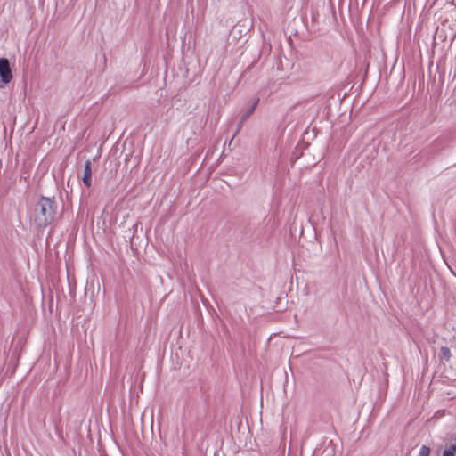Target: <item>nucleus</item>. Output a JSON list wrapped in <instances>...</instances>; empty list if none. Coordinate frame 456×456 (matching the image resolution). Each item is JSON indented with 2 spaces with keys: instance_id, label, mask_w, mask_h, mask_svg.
I'll use <instances>...</instances> for the list:
<instances>
[{
  "instance_id": "nucleus-1",
  "label": "nucleus",
  "mask_w": 456,
  "mask_h": 456,
  "mask_svg": "<svg viewBox=\"0 0 456 456\" xmlns=\"http://www.w3.org/2000/svg\"><path fill=\"white\" fill-rule=\"evenodd\" d=\"M55 209L54 197H41L35 209V221L39 226L51 224L54 219Z\"/></svg>"
},
{
  "instance_id": "nucleus-2",
  "label": "nucleus",
  "mask_w": 456,
  "mask_h": 456,
  "mask_svg": "<svg viewBox=\"0 0 456 456\" xmlns=\"http://www.w3.org/2000/svg\"><path fill=\"white\" fill-rule=\"evenodd\" d=\"M12 77L10 61L4 57L0 58V83L9 84Z\"/></svg>"
},
{
  "instance_id": "nucleus-3",
  "label": "nucleus",
  "mask_w": 456,
  "mask_h": 456,
  "mask_svg": "<svg viewBox=\"0 0 456 456\" xmlns=\"http://www.w3.org/2000/svg\"><path fill=\"white\" fill-rule=\"evenodd\" d=\"M91 176H92V168H91V161L86 160L84 168V174H83V183L84 184L89 188L91 186Z\"/></svg>"
},
{
  "instance_id": "nucleus-4",
  "label": "nucleus",
  "mask_w": 456,
  "mask_h": 456,
  "mask_svg": "<svg viewBox=\"0 0 456 456\" xmlns=\"http://www.w3.org/2000/svg\"><path fill=\"white\" fill-rule=\"evenodd\" d=\"M441 354H442L443 358H444L446 361L450 360L451 351L447 346H443L441 348Z\"/></svg>"
},
{
  "instance_id": "nucleus-5",
  "label": "nucleus",
  "mask_w": 456,
  "mask_h": 456,
  "mask_svg": "<svg viewBox=\"0 0 456 456\" xmlns=\"http://www.w3.org/2000/svg\"><path fill=\"white\" fill-rule=\"evenodd\" d=\"M430 448L427 445H422L419 449L418 456H429Z\"/></svg>"
},
{
  "instance_id": "nucleus-6",
  "label": "nucleus",
  "mask_w": 456,
  "mask_h": 456,
  "mask_svg": "<svg viewBox=\"0 0 456 456\" xmlns=\"http://www.w3.org/2000/svg\"><path fill=\"white\" fill-rule=\"evenodd\" d=\"M258 103V99L253 103V105L251 106V108L248 110V111L247 112V114L245 115L244 117V119H246L247 118H248L252 113L253 111L255 110L256 105Z\"/></svg>"
},
{
  "instance_id": "nucleus-7",
  "label": "nucleus",
  "mask_w": 456,
  "mask_h": 456,
  "mask_svg": "<svg viewBox=\"0 0 456 456\" xmlns=\"http://www.w3.org/2000/svg\"><path fill=\"white\" fill-rule=\"evenodd\" d=\"M53 236H54V232H50L49 234H48V237L46 239V244H47L48 247L53 241Z\"/></svg>"
},
{
  "instance_id": "nucleus-8",
  "label": "nucleus",
  "mask_w": 456,
  "mask_h": 456,
  "mask_svg": "<svg viewBox=\"0 0 456 456\" xmlns=\"http://www.w3.org/2000/svg\"><path fill=\"white\" fill-rule=\"evenodd\" d=\"M53 359L55 365V369L57 370V348L54 347L53 350Z\"/></svg>"
},
{
  "instance_id": "nucleus-9",
  "label": "nucleus",
  "mask_w": 456,
  "mask_h": 456,
  "mask_svg": "<svg viewBox=\"0 0 456 456\" xmlns=\"http://www.w3.org/2000/svg\"><path fill=\"white\" fill-rule=\"evenodd\" d=\"M443 456H454V453L451 450H444Z\"/></svg>"
},
{
  "instance_id": "nucleus-10",
  "label": "nucleus",
  "mask_w": 456,
  "mask_h": 456,
  "mask_svg": "<svg viewBox=\"0 0 456 456\" xmlns=\"http://www.w3.org/2000/svg\"><path fill=\"white\" fill-rule=\"evenodd\" d=\"M449 450L452 451L453 452H456V444H452Z\"/></svg>"
},
{
  "instance_id": "nucleus-11",
  "label": "nucleus",
  "mask_w": 456,
  "mask_h": 456,
  "mask_svg": "<svg viewBox=\"0 0 456 456\" xmlns=\"http://www.w3.org/2000/svg\"><path fill=\"white\" fill-rule=\"evenodd\" d=\"M54 427H55V429H57V422L54 421Z\"/></svg>"
}]
</instances>
